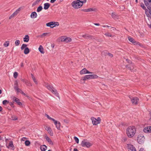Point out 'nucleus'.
<instances>
[{"instance_id":"f257e3e1","label":"nucleus","mask_w":151,"mask_h":151,"mask_svg":"<svg viewBox=\"0 0 151 151\" xmlns=\"http://www.w3.org/2000/svg\"><path fill=\"white\" fill-rule=\"evenodd\" d=\"M136 129L134 126H129L127 129V134L129 138L133 137L135 134Z\"/></svg>"},{"instance_id":"f03ea898","label":"nucleus","mask_w":151,"mask_h":151,"mask_svg":"<svg viewBox=\"0 0 151 151\" xmlns=\"http://www.w3.org/2000/svg\"><path fill=\"white\" fill-rule=\"evenodd\" d=\"M44 85L47 88L52 92L55 94L56 96H58V93L57 90L55 89L51 85H49L48 83H45Z\"/></svg>"},{"instance_id":"7ed1b4c3","label":"nucleus","mask_w":151,"mask_h":151,"mask_svg":"<svg viewBox=\"0 0 151 151\" xmlns=\"http://www.w3.org/2000/svg\"><path fill=\"white\" fill-rule=\"evenodd\" d=\"M45 116H46L48 119L52 121L55 124L56 126V128L60 130V122L57 121L55 120L53 118H52L48 114H45Z\"/></svg>"},{"instance_id":"20e7f679","label":"nucleus","mask_w":151,"mask_h":151,"mask_svg":"<svg viewBox=\"0 0 151 151\" xmlns=\"http://www.w3.org/2000/svg\"><path fill=\"white\" fill-rule=\"evenodd\" d=\"M71 4L72 6L75 9L80 8L83 5L82 3L80 1V0L74 1L72 2Z\"/></svg>"},{"instance_id":"39448f33","label":"nucleus","mask_w":151,"mask_h":151,"mask_svg":"<svg viewBox=\"0 0 151 151\" xmlns=\"http://www.w3.org/2000/svg\"><path fill=\"white\" fill-rule=\"evenodd\" d=\"M98 76L95 74L89 75L85 76L82 78L83 81H86L87 79H96L98 78Z\"/></svg>"},{"instance_id":"423d86ee","label":"nucleus","mask_w":151,"mask_h":151,"mask_svg":"<svg viewBox=\"0 0 151 151\" xmlns=\"http://www.w3.org/2000/svg\"><path fill=\"white\" fill-rule=\"evenodd\" d=\"M27 45L24 44L22 45L21 48L22 50H23L25 48L24 51V53L26 55L28 54L30 51L29 48L27 47Z\"/></svg>"},{"instance_id":"0eeeda50","label":"nucleus","mask_w":151,"mask_h":151,"mask_svg":"<svg viewBox=\"0 0 151 151\" xmlns=\"http://www.w3.org/2000/svg\"><path fill=\"white\" fill-rule=\"evenodd\" d=\"M81 145L83 147H86L88 148H89L92 145L90 142H87L86 140H84L82 141Z\"/></svg>"},{"instance_id":"6e6552de","label":"nucleus","mask_w":151,"mask_h":151,"mask_svg":"<svg viewBox=\"0 0 151 151\" xmlns=\"http://www.w3.org/2000/svg\"><path fill=\"white\" fill-rule=\"evenodd\" d=\"M138 142L140 144H143L145 141V137L143 135H139L137 139Z\"/></svg>"},{"instance_id":"1a4fd4ad","label":"nucleus","mask_w":151,"mask_h":151,"mask_svg":"<svg viewBox=\"0 0 151 151\" xmlns=\"http://www.w3.org/2000/svg\"><path fill=\"white\" fill-rule=\"evenodd\" d=\"M144 1L148 9L151 8V0H144Z\"/></svg>"},{"instance_id":"9d476101","label":"nucleus","mask_w":151,"mask_h":151,"mask_svg":"<svg viewBox=\"0 0 151 151\" xmlns=\"http://www.w3.org/2000/svg\"><path fill=\"white\" fill-rule=\"evenodd\" d=\"M127 145L128 151H137L135 147L132 145L128 144Z\"/></svg>"},{"instance_id":"9b49d317","label":"nucleus","mask_w":151,"mask_h":151,"mask_svg":"<svg viewBox=\"0 0 151 151\" xmlns=\"http://www.w3.org/2000/svg\"><path fill=\"white\" fill-rule=\"evenodd\" d=\"M141 7L145 11V13L146 15L148 17H149L150 15L149 13L148 10L146 8V7L145 6L144 4L143 3H142L140 4Z\"/></svg>"},{"instance_id":"f8f14e48","label":"nucleus","mask_w":151,"mask_h":151,"mask_svg":"<svg viewBox=\"0 0 151 151\" xmlns=\"http://www.w3.org/2000/svg\"><path fill=\"white\" fill-rule=\"evenodd\" d=\"M80 38L83 37L86 39H92L93 38L94 39L93 36L88 34H86L83 35H80Z\"/></svg>"},{"instance_id":"ddd939ff","label":"nucleus","mask_w":151,"mask_h":151,"mask_svg":"<svg viewBox=\"0 0 151 151\" xmlns=\"http://www.w3.org/2000/svg\"><path fill=\"white\" fill-rule=\"evenodd\" d=\"M21 10L20 8H19L17 9L13 13L9 18V19H11L12 18L14 17L15 16L17 15Z\"/></svg>"},{"instance_id":"4468645a","label":"nucleus","mask_w":151,"mask_h":151,"mask_svg":"<svg viewBox=\"0 0 151 151\" xmlns=\"http://www.w3.org/2000/svg\"><path fill=\"white\" fill-rule=\"evenodd\" d=\"M12 100L13 101L16 102L18 105L20 106L22 105V103L20 102L19 99L18 98L14 96L12 98Z\"/></svg>"},{"instance_id":"2eb2a0df","label":"nucleus","mask_w":151,"mask_h":151,"mask_svg":"<svg viewBox=\"0 0 151 151\" xmlns=\"http://www.w3.org/2000/svg\"><path fill=\"white\" fill-rule=\"evenodd\" d=\"M55 23V22H51L47 23L46 24V26L47 27H50L51 28H53L55 27V26H54Z\"/></svg>"},{"instance_id":"dca6fc26","label":"nucleus","mask_w":151,"mask_h":151,"mask_svg":"<svg viewBox=\"0 0 151 151\" xmlns=\"http://www.w3.org/2000/svg\"><path fill=\"white\" fill-rule=\"evenodd\" d=\"M138 100L139 99L137 97H134L132 99H131L132 104H137V102Z\"/></svg>"},{"instance_id":"f3484780","label":"nucleus","mask_w":151,"mask_h":151,"mask_svg":"<svg viewBox=\"0 0 151 151\" xmlns=\"http://www.w3.org/2000/svg\"><path fill=\"white\" fill-rule=\"evenodd\" d=\"M91 119L92 123L94 125H97L99 123V122H98L97 119L94 118H92Z\"/></svg>"},{"instance_id":"a211bd4d","label":"nucleus","mask_w":151,"mask_h":151,"mask_svg":"<svg viewBox=\"0 0 151 151\" xmlns=\"http://www.w3.org/2000/svg\"><path fill=\"white\" fill-rule=\"evenodd\" d=\"M45 129L47 130L49 134L51 135L52 136L53 135V133L51 128L50 127H46Z\"/></svg>"},{"instance_id":"6ab92c4d","label":"nucleus","mask_w":151,"mask_h":151,"mask_svg":"<svg viewBox=\"0 0 151 151\" xmlns=\"http://www.w3.org/2000/svg\"><path fill=\"white\" fill-rule=\"evenodd\" d=\"M82 10L85 12L94 11L95 9L92 8H90L87 9H83Z\"/></svg>"},{"instance_id":"aec40b11","label":"nucleus","mask_w":151,"mask_h":151,"mask_svg":"<svg viewBox=\"0 0 151 151\" xmlns=\"http://www.w3.org/2000/svg\"><path fill=\"white\" fill-rule=\"evenodd\" d=\"M37 17V14L35 12H32L30 15V17L32 18H36Z\"/></svg>"},{"instance_id":"412c9836","label":"nucleus","mask_w":151,"mask_h":151,"mask_svg":"<svg viewBox=\"0 0 151 151\" xmlns=\"http://www.w3.org/2000/svg\"><path fill=\"white\" fill-rule=\"evenodd\" d=\"M128 39L130 42H132L134 45H135L136 44V41H135L133 38L130 37H128Z\"/></svg>"},{"instance_id":"4be33fe9","label":"nucleus","mask_w":151,"mask_h":151,"mask_svg":"<svg viewBox=\"0 0 151 151\" xmlns=\"http://www.w3.org/2000/svg\"><path fill=\"white\" fill-rule=\"evenodd\" d=\"M44 5V9L45 10H47L49 8L50 4L49 3H45Z\"/></svg>"},{"instance_id":"5701e85b","label":"nucleus","mask_w":151,"mask_h":151,"mask_svg":"<svg viewBox=\"0 0 151 151\" xmlns=\"http://www.w3.org/2000/svg\"><path fill=\"white\" fill-rule=\"evenodd\" d=\"M29 37L28 35H25L23 38V40L24 42H28L29 40Z\"/></svg>"},{"instance_id":"b1692460","label":"nucleus","mask_w":151,"mask_h":151,"mask_svg":"<svg viewBox=\"0 0 151 151\" xmlns=\"http://www.w3.org/2000/svg\"><path fill=\"white\" fill-rule=\"evenodd\" d=\"M45 139L46 140V141L50 144L51 145H53V143L51 139L48 137L47 136H46L45 137Z\"/></svg>"},{"instance_id":"393cba45","label":"nucleus","mask_w":151,"mask_h":151,"mask_svg":"<svg viewBox=\"0 0 151 151\" xmlns=\"http://www.w3.org/2000/svg\"><path fill=\"white\" fill-rule=\"evenodd\" d=\"M47 148V146L45 145H42L40 147V149L42 151H45Z\"/></svg>"},{"instance_id":"a878e982","label":"nucleus","mask_w":151,"mask_h":151,"mask_svg":"<svg viewBox=\"0 0 151 151\" xmlns=\"http://www.w3.org/2000/svg\"><path fill=\"white\" fill-rule=\"evenodd\" d=\"M39 51L42 54H44L45 52L43 51V48L42 45H40L38 48Z\"/></svg>"},{"instance_id":"bb28decb","label":"nucleus","mask_w":151,"mask_h":151,"mask_svg":"<svg viewBox=\"0 0 151 151\" xmlns=\"http://www.w3.org/2000/svg\"><path fill=\"white\" fill-rule=\"evenodd\" d=\"M86 70L85 68H83L81 71L80 72V74H86Z\"/></svg>"},{"instance_id":"cd10ccee","label":"nucleus","mask_w":151,"mask_h":151,"mask_svg":"<svg viewBox=\"0 0 151 151\" xmlns=\"http://www.w3.org/2000/svg\"><path fill=\"white\" fill-rule=\"evenodd\" d=\"M112 17L114 19H117V15L116 14L115 12H112L111 14Z\"/></svg>"},{"instance_id":"c85d7f7f","label":"nucleus","mask_w":151,"mask_h":151,"mask_svg":"<svg viewBox=\"0 0 151 151\" xmlns=\"http://www.w3.org/2000/svg\"><path fill=\"white\" fill-rule=\"evenodd\" d=\"M42 9H43V8H42V6H40L37 8V12H39L40 11H41L42 10Z\"/></svg>"},{"instance_id":"c756f323","label":"nucleus","mask_w":151,"mask_h":151,"mask_svg":"<svg viewBox=\"0 0 151 151\" xmlns=\"http://www.w3.org/2000/svg\"><path fill=\"white\" fill-rule=\"evenodd\" d=\"M9 147H10L12 148H13L14 147V146L13 144V143L12 141H11L9 142V145L8 146H7V147L8 148H9Z\"/></svg>"},{"instance_id":"7c9ffc66","label":"nucleus","mask_w":151,"mask_h":151,"mask_svg":"<svg viewBox=\"0 0 151 151\" xmlns=\"http://www.w3.org/2000/svg\"><path fill=\"white\" fill-rule=\"evenodd\" d=\"M71 40V39L70 37H67L65 38L64 41L66 42H70Z\"/></svg>"},{"instance_id":"2f4dec72","label":"nucleus","mask_w":151,"mask_h":151,"mask_svg":"<svg viewBox=\"0 0 151 151\" xmlns=\"http://www.w3.org/2000/svg\"><path fill=\"white\" fill-rule=\"evenodd\" d=\"M144 132L145 133H150L148 127H145L143 130Z\"/></svg>"},{"instance_id":"473e14b6","label":"nucleus","mask_w":151,"mask_h":151,"mask_svg":"<svg viewBox=\"0 0 151 151\" xmlns=\"http://www.w3.org/2000/svg\"><path fill=\"white\" fill-rule=\"evenodd\" d=\"M25 83L27 85V86H32V84L31 83V82H30L28 81H25Z\"/></svg>"},{"instance_id":"72a5a7b5","label":"nucleus","mask_w":151,"mask_h":151,"mask_svg":"<svg viewBox=\"0 0 151 151\" xmlns=\"http://www.w3.org/2000/svg\"><path fill=\"white\" fill-rule=\"evenodd\" d=\"M30 144V142L29 140H27L25 142V144L26 146H29Z\"/></svg>"},{"instance_id":"f704fd0d","label":"nucleus","mask_w":151,"mask_h":151,"mask_svg":"<svg viewBox=\"0 0 151 151\" xmlns=\"http://www.w3.org/2000/svg\"><path fill=\"white\" fill-rule=\"evenodd\" d=\"M9 45V41H6L4 44V46L5 47H8Z\"/></svg>"},{"instance_id":"c9c22d12","label":"nucleus","mask_w":151,"mask_h":151,"mask_svg":"<svg viewBox=\"0 0 151 151\" xmlns=\"http://www.w3.org/2000/svg\"><path fill=\"white\" fill-rule=\"evenodd\" d=\"M20 43V41L19 40H16L15 42V44L16 46H18L19 45Z\"/></svg>"},{"instance_id":"e433bc0d","label":"nucleus","mask_w":151,"mask_h":151,"mask_svg":"<svg viewBox=\"0 0 151 151\" xmlns=\"http://www.w3.org/2000/svg\"><path fill=\"white\" fill-rule=\"evenodd\" d=\"M74 139L77 143L78 144L79 143V140L78 137H74Z\"/></svg>"},{"instance_id":"4c0bfd02","label":"nucleus","mask_w":151,"mask_h":151,"mask_svg":"<svg viewBox=\"0 0 151 151\" xmlns=\"http://www.w3.org/2000/svg\"><path fill=\"white\" fill-rule=\"evenodd\" d=\"M9 103V101L6 100H4L2 102V104L3 105H5L6 104H8Z\"/></svg>"},{"instance_id":"58836bf2","label":"nucleus","mask_w":151,"mask_h":151,"mask_svg":"<svg viewBox=\"0 0 151 151\" xmlns=\"http://www.w3.org/2000/svg\"><path fill=\"white\" fill-rule=\"evenodd\" d=\"M126 67L129 69L131 71H132V69L130 65H126Z\"/></svg>"},{"instance_id":"ea45409f","label":"nucleus","mask_w":151,"mask_h":151,"mask_svg":"<svg viewBox=\"0 0 151 151\" xmlns=\"http://www.w3.org/2000/svg\"><path fill=\"white\" fill-rule=\"evenodd\" d=\"M104 35L107 37H112V35H111L109 33H106L104 34Z\"/></svg>"},{"instance_id":"a19ab883","label":"nucleus","mask_w":151,"mask_h":151,"mask_svg":"<svg viewBox=\"0 0 151 151\" xmlns=\"http://www.w3.org/2000/svg\"><path fill=\"white\" fill-rule=\"evenodd\" d=\"M13 76L15 78H16L18 76V73L17 72H15L14 73Z\"/></svg>"},{"instance_id":"79ce46f5","label":"nucleus","mask_w":151,"mask_h":151,"mask_svg":"<svg viewBox=\"0 0 151 151\" xmlns=\"http://www.w3.org/2000/svg\"><path fill=\"white\" fill-rule=\"evenodd\" d=\"M48 34L47 33H43L42 35H40V37H43L44 36H46Z\"/></svg>"},{"instance_id":"37998d69","label":"nucleus","mask_w":151,"mask_h":151,"mask_svg":"<svg viewBox=\"0 0 151 151\" xmlns=\"http://www.w3.org/2000/svg\"><path fill=\"white\" fill-rule=\"evenodd\" d=\"M12 119L13 120H16L17 119V118L16 116H14L12 117Z\"/></svg>"},{"instance_id":"c03bdc74","label":"nucleus","mask_w":151,"mask_h":151,"mask_svg":"<svg viewBox=\"0 0 151 151\" xmlns=\"http://www.w3.org/2000/svg\"><path fill=\"white\" fill-rule=\"evenodd\" d=\"M59 25V23L58 22H55V23H54V26H55V27L56 26H58Z\"/></svg>"},{"instance_id":"a18cd8bd","label":"nucleus","mask_w":151,"mask_h":151,"mask_svg":"<svg viewBox=\"0 0 151 151\" xmlns=\"http://www.w3.org/2000/svg\"><path fill=\"white\" fill-rule=\"evenodd\" d=\"M34 82H35V83L36 84H37V81L36 80V79H35V78H33L32 79Z\"/></svg>"},{"instance_id":"49530a36","label":"nucleus","mask_w":151,"mask_h":151,"mask_svg":"<svg viewBox=\"0 0 151 151\" xmlns=\"http://www.w3.org/2000/svg\"><path fill=\"white\" fill-rule=\"evenodd\" d=\"M80 1L82 2L83 5V3H85L86 2V0H80Z\"/></svg>"},{"instance_id":"de8ad7c7","label":"nucleus","mask_w":151,"mask_h":151,"mask_svg":"<svg viewBox=\"0 0 151 151\" xmlns=\"http://www.w3.org/2000/svg\"><path fill=\"white\" fill-rule=\"evenodd\" d=\"M107 54L111 58H112L113 56V55L111 53H108Z\"/></svg>"},{"instance_id":"09e8293b","label":"nucleus","mask_w":151,"mask_h":151,"mask_svg":"<svg viewBox=\"0 0 151 151\" xmlns=\"http://www.w3.org/2000/svg\"><path fill=\"white\" fill-rule=\"evenodd\" d=\"M37 4V2H36V1H35L32 4V7H33L34 6H35V5H36V4Z\"/></svg>"},{"instance_id":"8fccbe9b","label":"nucleus","mask_w":151,"mask_h":151,"mask_svg":"<svg viewBox=\"0 0 151 151\" xmlns=\"http://www.w3.org/2000/svg\"><path fill=\"white\" fill-rule=\"evenodd\" d=\"M15 90H16L18 92H21L20 90H21L19 88H18L17 89H15Z\"/></svg>"},{"instance_id":"3c124183","label":"nucleus","mask_w":151,"mask_h":151,"mask_svg":"<svg viewBox=\"0 0 151 151\" xmlns=\"http://www.w3.org/2000/svg\"><path fill=\"white\" fill-rule=\"evenodd\" d=\"M20 93L24 96H26V94L22 90H20Z\"/></svg>"},{"instance_id":"603ef678","label":"nucleus","mask_w":151,"mask_h":151,"mask_svg":"<svg viewBox=\"0 0 151 151\" xmlns=\"http://www.w3.org/2000/svg\"><path fill=\"white\" fill-rule=\"evenodd\" d=\"M97 120H98V122H99V123L100 122H101V118L100 117H98L97 118Z\"/></svg>"},{"instance_id":"864d4df0","label":"nucleus","mask_w":151,"mask_h":151,"mask_svg":"<svg viewBox=\"0 0 151 151\" xmlns=\"http://www.w3.org/2000/svg\"><path fill=\"white\" fill-rule=\"evenodd\" d=\"M10 106H12V107H14V104H13V102H10Z\"/></svg>"},{"instance_id":"5fc2aeb1","label":"nucleus","mask_w":151,"mask_h":151,"mask_svg":"<svg viewBox=\"0 0 151 151\" xmlns=\"http://www.w3.org/2000/svg\"><path fill=\"white\" fill-rule=\"evenodd\" d=\"M148 128H149L150 133L151 132V126H148Z\"/></svg>"},{"instance_id":"6e6d98bb","label":"nucleus","mask_w":151,"mask_h":151,"mask_svg":"<svg viewBox=\"0 0 151 151\" xmlns=\"http://www.w3.org/2000/svg\"><path fill=\"white\" fill-rule=\"evenodd\" d=\"M56 1V0H51L50 2L52 3H54Z\"/></svg>"},{"instance_id":"4d7b16f0","label":"nucleus","mask_w":151,"mask_h":151,"mask_svg":"<svg viewBox=\"0 0 151 151\" xmlns=\"http://www.w3.org/2000/svg\"><path fill=\"white\" fill-rule=\"evenodd\" d=\"M17 88H18V85H16V86H14V88L15 90Z\"/></svg>"},{"instance_id":"13d9d810","label":"nucleus","mask_w":151,"mask_h":151,"mask_svg":"<svg viewBox=\"0 0 151 151\" xmlns=\"http://www.w3.org/2000/svg\"><path fill=\"white\" fill-rule=\"evenodd\" d=\"M102 26H103V27H111L107 25H103Z\"/></svg>"},{"instance_id":"bf43d9fd","label":"nucleus","mask_w":151,"mask_h":151,"mask_svg":"<svg viewBox=\"0 0 151 151\" xmlns=\"http://www.w3.org/2000/svg\"><path fill=\"white\" fill-rule=\"evenodd\" d=\"M139 151H145L144 150V149L143 148H141Z\"/></svg>"},{"instance_id":"052dcab7","label":"nucleus","mask_w":151,"mask_h":151,"mask_svg":"<svg viewBox=\"0 0 151 151\" xmlns=\"http://www.w3.org/2000/svg\"><path fill=\"white\" fill-rule=\"evenodd\" d=\"M86 73H92L86 70Z\"/></svg>"},{"instance_id":"680f3d73","label":"nucleus","mask_w":151,"mask_h":151,"mask_svg":"<svg viewBox=\"0 0 151 151\" xmlns=\"http://www.w3.org/2000/svg\"><path fill=\"white\" fill-rule=\"evenodd\" d=\"M31 76L32 79L34 78H35L32 74L31 73Z\"/></svg>"},{"instance_id":"e2e57ef3","label":"nucleus","mask_w":151,"mask_h":151,"mask_svg":"<svg viewBox=\"0 0 151 151\" xmlns=\"http://www.w3.org/2000/svg\"><path fill=\"white\" fill-rule=\"evenodd\" d=\"M136 45H141L140 43L139 42H136Z\"/></svg>"},{"instance_id":"0e129e2a","label":"nucleus","mask_w":151,"mask_h":151,"mask_svg":"<svg viewBox=\"0 0 151 151\" xmlns=\"http://www.w3.org/2000/svg\"><path fill=\"white\" fill-rule=\"evenodd\" d=\"M126 61L129 63H131V61L128 59H126Z\"/></svg>"},{"instance_id":"69168bd1","label":"nucleus","mask_w":151,"mask_h":151,"mask_svg":"<svg viewBox=\"0 0 151 151\" xmlns=\"http://www.w3.org/2000/svg\"><path fill=\"white\" fill-rule=\"evenodd\" d=\"M94 24L96 26H99L100 25V24L99 23H94Z\"/></svg>"},{"instance_id":"338daca9","label":"nucleus","mask_w":151,"mask_h":151,"mask_svg":"<svg viewBox=\"0 0 151 151\" xmlns=\"http://www.w3.org/2000/svg\"><path fill=\"white\" fill-rule=\"evenodd\" d=\"M41 0H36L35 1L37 4H38L39 2H40Z\"/></svg>"},{"instance_id":"774afa93","label":"nucleus","mask_w":151,"mask_h":151,"mask_svg":"<svg viewBox=\"0 0 151 151\" xmlns=\"http://www.w3.org/2000/svg\"><path fill=\"white\" fill-rule=\"evenodd\" d=\"M73 151H78V150L76 148H74L73 150Z\"/></svg>"}]
</instances>
